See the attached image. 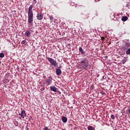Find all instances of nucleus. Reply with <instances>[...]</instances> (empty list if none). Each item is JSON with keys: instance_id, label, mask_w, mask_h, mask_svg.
Here are the masks:
<instances>
[{"instance_id": "obj_19", "label": "nucleus", "mask_w": 130, "mask_h": 130, "mask_svg": "<svg viewBox=\"0 0 130 130\" xmlns=\"http://www.w3.org/2000/svg\"><path fill=\"white\" fill-rule=\"evenodd\" d=\"M50 20H51V21H53V16H50Z\"/></svg>"}, {"instance_id": "obj_23", "label": "nucleus", "mask_w": 130, "mask_h": 130, "mask_svg": "<svg viewBox=\"0 0 130 130\" xmlns=\"http://www.w3.org/2000/svg\"><path fill=\"white\" fill-rule=\"evenodd\" d=\"M128 114H130V109H127Z\"/></svg>"}, {"instance_id": "obj_6", "label": "nucleus", "mask_w": 130, "mask_h": 130, "mask_svg": "<svg viewBox=\"0 0 130 130\" xmlns=\"http://www.w3.org/2000/svg\"><path fill=\"white\" fill-rule=\"evenodd\" d=\"M21 114H19V115L21 117H22V118H24V117L26 116V114H25V111L24 110H22V109H21Z\"/></svg>"}, {"instance_id": "obj_2", "label": "nucleus", "mask_w": 130, "mask_h": 130, "mask_svg": "<svg viewBox=\"0 0 130 130\" xmlns=\"http://www.w3.org/2000/svg\"><path fill=\"white\" fill-rule=\"evenodd\" d=\"M79 64L84 69H86L89 64V60L86 57H84L81 59L80 62H79Z\"/></svg>"}, {"instance_id": "obj_7", "label": "nucleus", "mask_w": 130, "mask_h": 130, "mask_svg": "<svg viewBox=\"0 0 130 130\" xmlns=\"http://www.w3.org/2000/svg\"><path fill=\"white\" fill-rule=\"evenodd\" d=\"M56 75L57 76H60L61 75V70L60 69L57 68L56 70Z\"/></svg>"}, {"instance_id": "obj_14", "label": "nucleus", "mask_w": 130, "mask_h": 130, "mask_svg": "<svg viewBox=\"0 0 130 130\" xmlns=\"http://www.w3.org/2000/svg\"><path fill=\"white\" fill-rule=\"evenodd\" d=\"M25 35L28 37H30V32L29 31H25Z\"/></svg>"}, {"instance_id": "obj_33", "label": "nucleus", "mask_w": 130, "mask_h": 130, "mask_svg": "<svg viewBox=\"0 0 130 130\" xmlns=\"http://www.w3.org/2000/svg\"><path fill=\"white\" fill-rule=\"evenodd\" d=\"M34 10H35V9H34Z\"/></svg>"}, {"instance_id": "obj_10", "label": "nucleus", "mask_w": 130, "mask_h": 130, "mask_svg": "<svg viewBox=\"0 0 130 130\" xmlns=\"http://www.w3.org/2000/svg\"><path fill=\"white\" fill-rule=\"evenodd\" d=\"M79 51L81 53V54L82 55H84V54H85V52L83 51V48L81 47H79Z\"/></svg>"}, {"instance_id": "obj_4", "label": "nucleus", "mask_w": 130, "mask_h": 130, "mask_svg": "<svg viewBox=\"0 0 130 130\" xmlns=\"http://www.w3.org/2000/svg\"><path fill=\"white\" fill-rule=\"evenodd\" d=\"M52 81V78L50 77H48L46 79V84L47 85H49L51 84Z\"/></svg>"}, {"instance_id": "obj_1", "label": "nucleus", "mask_w": 130, "mask_h": 130, "mask_svg": "<svg viewBox=\"0 0 130 130\" xmlns=\"http://www.w3.org/2000/svg\"><path fill=\"white\" fill-rule=\"evenodd\" d=\"M33 7L32 5L29 7L28 11V23L30 26L33 25L34 21V13H33Z\"/></svg>"}, {"instance_id": "obj_24", "label": "nucleus", "mask_w": 130, "mask_h": 130, "mask_svg": "<svg viewBox=\"0 0 130 130\" xmlns=\"http://www.w3.org/2000/svg\"><path fill=\"white\" fill-rule=\"evenodd\" d=\"M129 6V5L128 4H126L125 5V7L128 8Z\"/></svg>"}, {"instance_id": "obj_28", "label": "nucleus", "mask_w": 130, "mask_h": 130, "mask_svg": "<svg viewBox=\"0 0 130 130\" xmlns=\"http://www.w3.org/2000/svg\"><path fill=\"white\" fill-rule=\"evenodd\" d=\"M26 127H28V125H26Z\"/></svg>"}, {"instance_id": "obj_25", "label": "nucleus", "mask_w": 130, "mask_h": 130, "mask_svg": "<svg viewBox=\"0 0 130 130\" xmlns=\"http://www.w3.org/2000/svg\"><path fill=\"white\" fill-rule=\"evenodd\" d=\"M29 120H33V119L32 118V117H29Z\"/></svg>"}, {"instance_id": "obj_5", "label": "nucleus", "mask_w": 130, "mask_h": 130, "mask_svg": "<svg viewBox=\"0 0 130 130\" xmlns=\"http://www.w3.org/2000/svg\"><path fill=\"white\" fill-rule=\"evenodd\" d=\"M43 16L44 15H43L42 13H38V15L37 16L38 20L39 21L42 20L43 18Z\"/></svg>"}, {"instance_id": "obj_17", "label": "nucleus", "mask_w": 130, "mask_h": 130, "mask_svg": "<svg viewBox=\"0 0 130 130\" xmlns=\"http://www.w3.org/2000/svg\"><path fill=\"white\" fill-rule=\"evenodd\" d=\"M126 61H127V59H123V60H122V62L123 64H124V63H125Z\"/></svg>"}, {"instance_id": "obj_18", "label": "nucleus", "mask_w": 130, "mask_h": 130, "mask_svg": "<svg viewBox=\"0 0 130 130\" xmlns=\"http://www.w3.org/2000/svg\"><path fill=\"white\" fill-rule=\"evenodd\" d=\"M26 42H27V41H26V40H23V41L21 42V44L24 45Z\"/></svg>"}, {"instance_id": "obj_31", "label": "nucleus", "mask_w": 130, "mask_h": 130, "mask_svg": "<svg viewBox=\"0 0 130 130\" xmlns=\"http://www.w3.org/2000/svg\"><path fill=\"white\" fill-rule=\"evenodd\" d=\"M34 124L33 123H31V125H33Z\"/></svg>"}, {"instance_id": "obj_27", "label": "nucleus", "mask_w": 130, "mask_h": 130, "mask_svg": "<svg viewBox=\"0 0 130 130\" xmlns=\"http://www.w3.org/2000/svg\"><path fill=\"white\" fill-rule=\"evenodd\" d=\"M34 2H35V3H37L36 0H34Z\"/></svg>"}, {"instance_id": "obj_22", "label": "nucleus", "mask_w": 130, "mask_h": 130, "mask_svg": "<svg viewBox=\"0 0 130 130\" xmlns=\"http://www.w3.org/2000/svg\"><path fill=\"white\" fill-rule=\"evenodd\" d=\"M105 38L103 37H101V40H103V41H104V40H105Z\"/></svg>"}, {"instance_id": "obj_13", "label": "nucleus", "mask_w": 130, "mask_h": 130, "mask_svg": "<svg viewBox=\"0 0 130 130\" xmlns=\"http://www.w3.org/2000/svg\"><path fill=\"white\" fill-rule=\"evenodd\" d=\"M87 129L88 130H95V128L91 125H88L87 126Z\"/></svg>"}, {"instance_id": "obj_9", "label": "nucleus", "mask_w": 130, "mask_h": 130, "mask_svg": "<svg viewBox=\"0 0 130 130\" xmlns=\"http://www.w3.org/2000/svg\"><path fill=\"white\" fill-rule=\"evenodd\" d=\"M50 88L51 91H53L55 92H56V90H57V88H56L55 86H50Z\"/></svg>"}, {"instance_id": "obj_15", "label": "nucleus", "mask_w": 130, "mask_h": 130, "mask_svg": "<svg viewBox=\"0 0 130 130\" xmlns=\"http://www.w3.org/2000/svg\"><path fill=\"white\" fill-rule=\"evenodd\" d=\"M125 53H126V54H127V55L130 54V49H128L127 50V51H126Z\"/></svg>"}, {"instance_id": "obj_3", "label": "nucleus", "mask_w": 130, "mask_h": 130, "mask_svg": "<svg viewBox=\"0 0 130 130\" xmlns=\"http://www.w3.org/2000/svg\"><path fill=\"white\" fill-rule=\"evenodd\" d=\"M47 59L50 62V64L54 66V67H58V63L56 60L53 59L52 58L46 57Z\"/></svg>"}, {"instance_id": "obj_20", "label": "nucleus", "mask_w": 130, "mask_h": 130, "mask_svg": "<svg viewBox=\"0 0 130 130\" xmlns=\"http://www.w3.org/2000/svg\"><path fill=\"white\" fill-rule=\"evenodd\" d=\"M111 117V119H115V116L114 115H112Z\"/></svg>"}, {"instance_id": "obj_30", "label": "nucleus", "mask_w": 130, "mask_h": 130, "mask_svg": "<svg viewBox=\"0 0 130 130\" xmlns=\"http://www.w3.org/2000/svg\"><path fill=\"white\" fill-rule=\"evenodd\" d=\"M34 124L33 123H31V125H33Z\"/></svg>"}, {"instance_id": "obj_26", "label": "nucleus", "mask_w": 130, "mask_h": 130, "mask_svg": "<svg viewBox=\"0 0 130 130\" xmlns=\"http://www.w3.org/2000/svg\"><path fill=\"white\" fill-rule=\"evenodd\" d=\"M25 130H28V127H26L25 128Z\"/></svg>"}, {"instance_id": "obj_8", "label": "nucleus", "mask_w": 130, "mask_h": 130, "mask_svg": "<svg viewBox=\"0 0 130 130\" xmlns=\"http://www.w3.org/2000/svg\"><path fill=\"white\" fill-rule=\"evenodd\" d=\"M129 45L128 44H125L124 45V46L123 47V49L124 50H126L127 49H129Z\"/></svg>"}, {"instance_id": "obj_21", "label": "nucleus", "mask_w": 130, "mask_h": 130, "mask_svg": "<svg viewBox=\"0 0 130 130\" xmlns=\"http://www.w3.org/2000/svg\"><path fill=\"white\" fill-rule=\"evenodd\" d=\"M44 130H49V128H48V127H45L44 128Z\"/></svg>"}, {"instance_id": "obj_12", "label": "nucleus", "mask_w": 130, "mask_h": 130, "mask_svg": "<svg viewBox=\"0 0 130 130\" xmlns=\"http://www.w3.org/2000/svg\"><path fill=\"white\" fill-rule=\"evenodd\" d=\"M62 121L63 123H67L68 121V119L67 117H64V116H62Z\"/></svg>"}, {"instance_id": "obj_16", "label": "nucleus", "mask_w": 130, "mask_h": 130, "mask_svg": "<svg viewBox=\"0 0 130 130\" xmlns=\"http://www.w3.org/2000/svg\"><path fill=\"white\" fill-rule=\"evenodd\" d=\"M5 57V54L3 53H0V58H3Z\"/></svg>"}, {"instance_id": "obj_11", "label": "nucleus", "mask_w": 130, "mask_h": 130, "mask_svg": "<svg viewBox=\"0 0 130 130\" xmlns=\"http://www.w3.org/2000/svg\"><path fill=\"white\" fill-rule=\"evenodd\" d=\"M128 19V17L127 16H123L121 18V20L125 22Z\"/></svg>"}, {"instance_id": "obj_32", "label": "nucleus", "mask_w": 130, "mask_h": 130, "mask_svg": "<svg viewBox=\"0 0 130 130\" xmlns=\"http://www.w3.org/2000/svg\"><path fill=\"white\" fill-rule=\"evenodd\" d=\"M20 119H21V117H20Z\"/></svg>"}, {"instance_id": "obj_29", "label": "nucleus", "mask_w": 130, "mask_h": 130, "mask_svg": "<svg viewBox=\"0 0 130 130\" xmlns=\"http://www.w3.org/2000/svg\"><path fill=\"white\" fill-rule=\"evenodd\" d=\"M59 94H61V92L59 91Z\"/></svg>"}]
</instances>
